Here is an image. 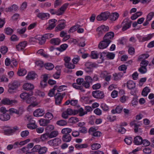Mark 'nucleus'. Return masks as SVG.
<instances>
[{"mask_svg": "<svg viewBox=\"0 0 154 154\" xmlns=\"http://www.w3.org/2000/svg\"><path fill=\"white\" fill-rule=\"evenodd\" d=\"M48 143L51 146H56L61 143V140L58 138H56L48 141Z\"/></svg>", "mask_w": 154, "mask_h": 154, "instance_id": "obj_12", "label": "nucleus"}, {"mask_svg": "<svg viewBox=\"0 0 154 154\" xmlns=\"http://www.w3.org/2000/svg\"><path fill=\"white\" fill-rule=\"evenodd\" d=\"M45 113V112L44 109H38L34 112L33 115L35 116L38 117L42 116Z\"/></svg>", "mask_w": 154, "mask_h": 154, "instance_id": "obj_16", "label": "nucleus"}, {"mask_svg": "<svg viewBox=\"0 0 154 154\" xmlns=\"http://www.w3.org/2000/svg\"><path fill=\"white\" fill-rule=\"evenodd\" d=\"M114 34L113 32H110L107 33L104 35L103 38L105 39V40L109 41L111 43V40L113 39L114 37Z\"/></svg>", "mask_w": 154, "mask_h": 154, "instance_id": "obj_14", "label": "nucleus"}, {"mask_svg": "<svg viewBox=\"0 0 154 154\" xmlns=\"http://www.w3.org/2000/svg\"><path fill=\"white\" fill-rule=\"evenodd\" d=\"M26 73V71L25 69H20L17 72L18 75L20 76H23L25 75Z\"/></svg>", "mask_w": 154, "mask_h": 154, "instance_id": "obj_49", "label": "nucleus"}, {"mask_svg": "<svg viewBox=\"0 0 154 154\" xmlns=\"http://www.w3.org/2000/svg\"><path fill=\"white\" fill-rule=\"evenodd\" d=\"M58 134L57 131H52L49 134V138H52L56 137Z\"/></svg>", "mask_w": 154, "mask_h": 154, "instance_id": "obj_48", "label": "nucleus"}, {"mask_svg": "<svg viewBox=\"0 0 154 154\" xmlns=\"http://www.w3.org/2000/svg\"><path fill=\"white\" fill-rule=\"evenodd\" d=\"M116 130L119 133L122 134L125 133L126 131L124 128L120 126H118L117 127Z\"/></svg>", "mask_w": 154, "mask_h": 154, "instance_id": "obj_44", "label": "nucleus"}, {"mask_svg": "<svg viewBox=\"0 0 154 154\" xmlns=\"http://www.w3.org/2000/svg\"><path fill=\"white\" fill-rule=\"evenodd\" d=\"M56 124L58 125L63 126L66 125L67 124V122L65 120H61L57 121L56 122Z\"/></svg>", "mask_w": 154, "mask_h": 154, "instance_id": "obj_46", "label": "nucleus"}, {"mask_svg": "<svg viewBox=\"0 0 154 154\" xmlns=\"http://www.w3.org/2000/svg\"><path fill=\"white\" fill-rule=\"evenodd\" d=\"M149 92L150 89L148 87H146L143 89L142 92V94L144 96H146Z\"/></svg>", "mask_w": 154, "mask_h": 154, "instance_id": "obj_45", "label": "nucleus"}, {"mask_svg": "<svg viewBox=\"0 0 154 154\" xmlns=\"http://www.w3.org/2000/svg\"><path fill=\"white\" fill-rule=\"evenodd\" d=\"M60 42V40L58 38H52L50 41V42L51 44L55 45H59Z\"/></svg>", "mask_w": 154, "mask_h": 154, "instance_id": "obj_33", "label": "nucleus"}, {"mask_svg": "<svg viewBox=\"0 0 154 154\" xmlns=\"http://www.w3.org/2000/svg\"><path fill=\"white\" fill-rule=\"evenodd\" d=\"M101 145L98 143H94L91 145V148L92 150H97L101 147Z\"/></svg>", "mask_w": 154, "mask_h": 154, "instance_id": "obj_42", "label": "nucleus"}, {"mask_svg": "<svg viewBox=\"0 0 154 154\" xmlns=\"http://www.w3.org/2000/svg\"><path fill=\"white\" fill-rule=\"evenodd\" d=\"M139 71L142 74L146 73L147 71L146 68L140 66V67L138 69Z\"/></svg>", "mask_w": 154, "mask_h": 154, "instance_id": "obj_52", "label": "nucleus"}, {"mask_svg": "<svg viewBox=\"0 0 154 154\" xmlns=\"http://www.w3.org/2000/svg\"><path fill=\"white\" fill-rule=\"evenodd\" d=\"M40 19L44 20L47 19L50 17V14L48 13H39L37 15Z\"/></svg>", "mask_w": 154, "mask_h": 154, "instance_id": "obj_19", "label": "nucleus"}, {"mask_svg": "<svg viewBox=\"0 0 154 154\" xmlns=\"http://www.w3.org/2000/svg\"><path fill=\"white\" fill-rule=\"evenodd\" d=\"M23 88L24 90L29 91L33 89L34 86L33 85L31 84L27 83L23 85Z\"/></svg>", "mask_w": 154, "mask_h": 154, "instance_id": "obj_28", "label": "nucleus"}, {"mask_svg": "<svg viewBox=\"0 0 154 154\" xmlns=\"http://www.w3.org/2000/svg\"><path fill=\"white\" fill-rule=\"evenodd\" d=\"M58 24L55 28L56 31H58L63 29L66 26V21L64 20H61L58 21Z\"/></svg>", "mask_w": 154, "mask_h": 154, "instance_id": "obj_9", "label": "nucleus"}, {"mask_svg": "<svg viewBox=\"0 0 154 154\" xmlns=\"http://www.w3.org/2000/svg\"><path fill=\"white\" fill-rule=\"evenodd\" d=\"M65 95V93H57L56 94L55 96L56 104L59 105L61 103L63 98Z\"/></svg>", "mask_w": 154, "mask_h": 154, "instance_id": "obj_7", "label": "nucleus"}, {"mask_svg": "<svg viewBox=\"0 0 154 154\" xmlns=\"http://www.w3.org/2000/svg\"><path fill=\"white\" fill-rule=\"evenodd\" d=\"M57 87V85L55 86L50 91L49 93H48L49 96L50 97H52L53 96L54 94V91L56 90Z\"/></svg>", "mask_w": 154, "mask_h": 154, "instance_id": "obj_57", "label": "nucleus"}, {"mask_svg": "<svg viewBox=\"0 0 154 154\" xmlns=\"http://www.w3.org/2000/svg\"><path fill=\"white\" fill-rule=\"evenodd\" d=\"M92 95L94 98L98 99H102L105 96L103 92L100 90L93 91Z\"/></svg>", "mask_w": 154, "mask_h": 154, "instance_id": "obj_5", "label": "nucleus"}, {"mask_svg": "<svg viewBox=\"0 0 154 154\" xmlns=\"http://www.w3.org/2000/svg\"><path fill=\"white\" fill-rule=\"evenodd\" d=\"M109 27L107 26L102 25L97 29V31L99 37L101 36L106 32L108 31Z\"/></svg>", "mask_w": 154, "mask_h": 154, "instance_id": "obj_4", "label": "nucleus"}, {"mask_svg": "<svg viewBox=\"0 0 154 154\" xmlns=\"http://www.w3.org/2000/svg\"><path fill=\"white\" fill-rule=\"evenodd\" d=\"M71 129L69 128H66L63 129L61 131V133L64 135L69 134L72 131Z\"/></svg>", "mask_w": 154, "mask_h": 154, "instance_id": "obj_39", "label": "nucleus"}, {"mask_svg": "<svg viewBox=\"0 0 154 154\" xmlns=\"http://www.w3.org/2000/svg\"><path fill=\"white\" fill-rule=\"evenodd\" d=\"M47 148L45 147H41L38 151V153L42 154L45 153L47 151Z\"/></svg>", "mask_w": 154, "mask_h": 154, "instance_id": "obj_51", "label": "nucleus"}, {"mask_svg": "<svg viewBox=\"0 0 154 154\" xmlns=\"http://www.w3.org/2000/svg\"><path fill=\"white\" fill-rule=\"evenodd\" d=\"M71 115H73V110L69 108L62 113L61 116L63 119H66L68 118V116Z\"/></svg>", "mask_w": 154, "mask_h": 154, "instance_id": "obj_11", "label": "nucleus"}, {"mask_svg": "<svg viewBox=\"0 0 154 154\" xmlns=\"http://www.w3.org/2000/svg\"><path fill=\"white\" fill-rule=\"evenodd\" d=\"M16 130V129L14 128L7 127L6 128L4 129V133L5 135H9L14 132Z\"/></svg>", "mask_w": 154, "mask_h": 154, "instance_id": "obj_21", "label": "nucleus"}, {"mask_svg": "<svg viewBox=\"0 0 154 154\" xmlns=\"http://www.w3.org/2000/svg\"><path fill=\"white\" fill-rule=\"evenodd\" d=\"M64 65L66 68L69 69H74L75 67V65L70 63H69L67 64H64Z\"/></svg>", "mask_w": 154, "mask_h": 154, "instance_id": "obj_55", "label": "nucleus"}, {"mask_svg": "<svg viewBox=\"0 0 154 154\" xmlns=\"http://www.w3.org/2000/svg\"><path fill=\"white\" fill-rule=\"evenodd\" d=\"M110 17L112 20L115 21L119 17V14L118 13L115 12L111 15H110Z\"/></svg>", "mask_w": 154, "mask_h": 154, "instance_id": "obj_36", "label": "nucleus"}, {"mask_svg": "<svg viewBox=\"0 0 154 154\" xmlns=\"http://www.w3.org/2000/svg\"><path fill=\"white\" fill-rule=\"evenodd\" d=\"M79 121V119L78 118L75 117H72L69 119V122L70 123L73 124L76 123Z\"/></svg>", "mask_w": 154, "mask_h": 154, "instance_id": "obj_41", "label": "nucleus"}, {"mask_svg": "<svg viewBox=\"0 0 154 154\" xmlns=\"http://www.w3.org/2000/svg\"><path fill=\"white\" fill-rule=\"evenodd\" d=\"M135 86V84L132 81H129L127 83V86L129 89L134 88Z\"/></svg>", "mask_w": 154, "mask_h": 154, "instance_id": "obj_34", "label": "nucleus"}, {"mask_svg": "<svg viewBox=\"0 0 154 154\" xmlns=\"http://www.w3.org/2000/svg\"><path fill=\"white\" fill-rule=\"evenodd\" d=\"M2 103L5 105H14L17 104L18 101L15 99L10 100L9 98H5L1 101Z\"/></svg>", "mask_w": 154, "mask_h": 154, "instance_id": "obj_2", "label": "nucleus"}, {"mask_svg": "<svg viewBox=\"0 0 154 154\" xmlns=\"http://www.w3.org/2000/svg\"><path fill=\"white\" fill-rule=\"evenodd\" d=\"M74 146L75 148L78 150L86 148L88 146V145L87 143H77L75 144Z\"/></svg>", "mask_w": 154, "mask_h": 154, "instance_id": "obj_25", "label": "nucleus"}, {"mask_svg": "<svg viewBox=\"0 0 154 154\" xmlns=\"http://www.w3.org/2000/svg\"><path fill=\"white\" fill-rule=\"evenodd\" d=\"M98 129V128L97 127H91L89 129L88 133L91 135L94 133Z\"/></svg>", "mask_w": 154, "mask_h": 154, "instance_id": "obj_47", "label": "nucleus"}, {"mask_svg": "<svg viewBox=\"0 0 154 154\" xmlns=\"http://www.w3.org/2000/svg\"><path fill=\"white\" fill-rule=\"evenodd\" d=\"M44 66L45 68L48 70H51L54 67V65L52 63H45Z\"/></svg>", "mask_w": 154, "mask_h": 154, "instance_id": "obj_38", "label": "nucleus"}, {"mask_svg": "<svg viewBox=\"0 0 154 154\" xmlns=\"http://www.w3.org/2000/svg\"><path fill=\"white\" fill-rule=\"evenodd\" d=\"M18 8V7L16 5H13L11 6L8 7L7 8V11H16Z\"/></svg>", "mask_w": 154, "mask_h": 154, "instance_id": "obj_40", "label": "nucleus"}, {"mask_svg": "<svg viewBox=\"0 0 154 154\" xmlns=\"http://www.w3.org/2000/svg\"><path fill=\"white\" fill-rule=\"evenodd\" d=\"M27 45V42L26 41H23L20 42L18 45H16V48L18 51H23Z\"/></svg>", "mask_w": 154, "mask_h": 154, "instance_id": "obj_10", "label": "nucleus"}, {"mask_svg": "<svg viewBox=\"0 0 154 154\" xmlns=\"http://www.w3.org/2000/svg\"><path fill=\"white\" fill-rule=\"evenodd\" d=\"M27 3L26 2H25L23 3L21 5L20 7V10L23 11L24 10L27 8Z\"/></svg>", "mask_w": 154, "mask_h": 154, "instance_id": "obj_58", "label": "nucleus"}, {"mask_svg": "<svg viewBox=\"0 0 154 154\" xmlns=\"http://www.w3.org/2000/svg\"><path fill=\"white\" fill-rule=\"evenodd\" d=\"M85 66L86 67L85 69L86 72L88 73L92 72L93 71L92 67L94 66V64L91 62H88L86 63Z\"/></svg>", "mask_w": 154, "mask_h": 154, "instance_id": "obj_17", "label": "nucleus"}, {"mask_svg": "<svg viewBox=\"0 0 154 154\" xmlns=\"http://www.w3.org/2000/svg\"><path fill=\"white\" fill-rule=\"evenodd\" d=\"M37 76V75L34 72H29L26 78L27 80H30L33 79L35 78Z\"/></svg>", "mask_w": 154, "mask_h": 154, "instance_id": "obj_30", "label": "nucleus"}, {"mask_svg": "<svg viewBox=\"0 0 154 154\" xmlns=\"http://www.w3.org/2000/svg\"><path fill=\"white\" fill-rule=\"evenodd\" d=\"M132 138L131 137H126L125 140L124 141L125 143L128 145H130L132 143Z\"/></svg>", "mask_w": 154, "mask_h": 154, "instance_id": "obj_59", "label": "nucleus"}, {"mask_svg": "<svg viewBox=\"0 0 154 154\" xmlns=\"http://www.w3.org/2000/svg\"><path fill=\"white\" fill-rule=\"evenodd\" d=\"M109 74V73L106 71H102L100 74V77L103 78H105Z\"/></svg>", "mask_w": 154, "mask_h": 154, "instance_id": "obj_64", "label": "nucleus"}, {"mask_svg": "<svg viewBox=\"0 0 154 154\" xmlns=\"http://www.w3.org/2000/svg\"><path fill=\"white\" fill-rule=\"evenodd\" d=\"M10 118V116L8 113H4L0 114V120L5 121L9 120Z\"/></svg>", "mask_w": 154, "mask_h": 154, "instance_id": "obj_24", "label": "nucleus"}, {"mask_svg": "<svg viewBox=\"0 0 154 154\" xmlns=\"http://www.w3.org/2000/svg\"><path fill=\"white\" fill-rule=\"evenodd\" d=\"M37 53L38 54H39L41 55L42 56L45 57H48V54L44 53V50L42 49L38 50L37 52Z\"/></svg>", "mask_w": 154, "mask_h": 154, "instance_id": "obj_54", "label": "nucleus"}, {"mask_svg": "<svg viewBox=\"0 0 154 154\" xmlns=\"http://www.w3.org/2000/svg\"><path fill=\"white\" fill-rule=\"evenodd\" d=\"M26 102L28 104L31 103L27 107L28 109L31 106L35 107L38 105V103L36 101V98L34 97H29L28 99L26 100Z\"/></svg>", "mask_w": 154, "mask_h": 154, "instance_id": "obj_3", "label": "nucleus"}, {"mask_svg": "<svg viewBox=\"0 0 154 154\" xmlns=\"http://www.w3.org/2000/svg\"><path fill=\"white\" fill-rule=\"evenodd\" d=\"M57 22V20L55 19H52L49 20L48 26L47 28L48 30H51L56 26L55 23Z\"/></svg>", "mask_w": 154, "mask_h": 154, "instance_id": "obj_20", "label": "nucleus"}, {"mask_svg": "<svg viewBox=\"0 0 154 154\" xmlns=\"http://www.w3.org/2000/svg\"><path fill=\"white\" fill-rule=\"evenodd\" d=\"M32 95L33 93L32 91L29 93L24 92L20 94V97L22 99L26 100L29 97L32 96Z\"/></svg>", "mask_w": 154, "mask_h": 154, "instance_id": "obj_22", "label": "nucleus"}, {"mask_svg": "<svg viewBox=\"0 0 154 154\" xmlns=\"http://www.w3.org/2000/svg\"><path fill=\"white\" fill-rule=\"evenodd\" d=\"M109 41L105 40L103 38V40L101 41L98 44V47L100 49H104L106 48L110 44Z\"/></svg>", "mask_w": 154, "mask_h": 154, "instance_id": "obj_13", "label": "nucleus"}, {"mask_svg": "<svg viewBox=\"0 0 154 154\" xmlns=\"http://www.w3.org/2000/svg\"><path fill=\"white\" fill-rule=\"evenodd\" d=\"M149 62L147 60H142L140 63V66H143L144 67L146 68V66H147L149 63Z\"/></svg>", "mask_w": 154, "mask_h": 154, "instance_id": "obj_61", "label": "nucleus"}, {"mask_svg": "<svg viewBox=\"0 0 154 154\" xmlns=\"http://www.w3.org/2000/svg\"><path fill=\"white\" fill-rule=\"evenodd\" d=\"M5 32L7 35H11L13 33V30L11 28L8 27L5 29Z\"/></svg>", "mask_w": 154, "mask_h": 154, "instance_id": "obj_60", "label": "nucleus"}, {"mask_svg": "<svg viewBox=\"0 0 154 154\" xmlns=\"http://www.w3.org/2000/svg\"><path fill=\"white\" fill-rule=\"evenodd\" d=\"M49 138V136L48 133H45L40 137V138L42 141H45L48 139Z\"/></svg>", "mask_w": 154, "mask_h": 154, "instance_id": "obj_35", "label": "nucleus"}, {"mask_svg": "<svg viewBox=\"0 0 154 154\" xmlns=\"http://www.w3.org/2000/svg\"><path fill=\"white\" fill-rule=\"evenodd\" d=\"M45 117L48 119H49V120L52 119L54 117V116L50 112H47L45 115Z\"/></svg>", "mask_w": 154, "mask_h": 154, "instance_id": "obj_53", "label": "nucleus"}, {"mask_svg": "<svg viewBox=\"0 0 154 154\" xmlns=\"http://www.w3.org/2000/svg\"><path fill=\"white\" fill-rule=\"evenodd\" d=\"M27 120L29 121V124L36 125L35 121L30 116H28L26 117Z\"/></svg>", "mask_w": 154, "mask_h": 154, "instance_id": "obj_63", "label": "nucleus"}, {"mask_svg": "<svg viewBox=\"0 0 154 154\" xmlns=\"http://www.w3.org/2000/svg\"><path fill=\"white\" fill-rule=\"evenodd\" d=\"M123 75V73L122 72H119L118 73H114L113 74V79L115 81L120 80L122 77Z\"/></svg>", "mask_w": 154, "mask_h": 154, "instance_id": "obj_23", "label": "nucleus"}, {"mask_svg": "<svg viewBox=\"0 0 154 154\" xmlns=\"http://www.w3.org/2000/svg\"><path fill=\"white\" fill-rule=\"evenodd\" d=\"M127 68V66L125 65H122L119 67L118 69L119 71H123L124 73H125Z\"/></svg>", "mask_w": 154, "mask_h": 154, "instance_id": "obj_56", "label": "nucleus"}, {"mask_svg": "<svg viewBox=\"0 0 154 154\" xmlns=\"http://www.w3.org/2000/svg\"><path fill=\"white\" fill-rule=\"evenodd\" d=\"M81 26L79 24L75 25L71 27L68 31V32L69 33L73 32L76 31L78 28L80 27Z\"/></svg>", "mask_w": 154, "mask_h": 154, "instance_id": "obj_37", "label": "nucleus"}, {"mask_svg": "<svg viewBox=\"0 0 154 154\" xmlns=\"http://www.w3.org/2000/svg\"><path fill=\"white\" fill-rule=\"evenodd\" d=\"M143 139L140 136H137L134 137V142L135 145H140L142 144Z\"/></svg>", "mask_w": 154, "mask_h": 154, "instance_id": "obj_26", "label": "nucleus"}, {"mask_svg": "<svg viewBox=\"0 0 154 154\" xmlns=\"http://www.w3.org/2000/svg\"><path fill=\"white\" fill-rule=\"evenodd\" d=\"M50 122L49 120H47L44 119H41L39 120L40 125L43 126H46L50 123Z\"/></svg>", "mask_w": 154, "mask_h": 154, "instance_id": "obj_29", "label": "nucleus"}, {"mask_svg": "<svg viewBox=\"0 0 154 154\" xmlns=\"http://www.w3.org/2000/svg\"><path fill=\"white\" fill-rule=\"evenodd\" d=\"M73 112L74 115L79 113V115L80 116H82L87 114V112L84 111L82 108H80L78 110H75L73 111Z\"/></svg>", "mask_w": 154, "mask_h": 154, "instance_id": "obj_18", "label": "nucleus"}, {"mask_svg": "<svg viewBox=\"0 0 154 154\" xmlns=\"http://www.w3.org/2000/svg\"><path fill=\"white\" fill-rule=\"evenodd\" d=\"M123 108V107L121 106H117L115 109H113L111 110V112L113 114L120 113L122 111Z\"/></svg>", "mask_w": 154, "mask_h": 154, "instance_id": "obj_27", "label": "nucleus"}, {"mask_svg": "<svg viewBox=\"0 0 154 154\" xmlns=\"http://www.w3.org/2000/svg\"><path fill=\"white\" fill-rule=\"evenodd\" d=\"M20 85V84L19 82L17 81H14L11 84L9 85L8 92L10 93H12L13 92L12 91L16 89Z\"/></svg>", "mask_w": 154, "mask_h": 154, "instance_id": "obj_8", "label": "nucleus"}, {"mask_svg": "<svg viewBox=\"0 0 154 154\" xmlns=\"http://www.w3.org/2000/svg\"><path fill=\"white\" fill-rule=\"evenodd\" d=\"M69 4L65 3L58 10L56 11L54 9H51L50 12L52 14H56L57 15H60L63 14L66 8H67Z\"/></svg>", "mask_w": 154, "mask_h": 154, "instance_id": "obj_1", "label": "nucleus"}, {"mask_svg": "<svg viewBox=\"0 0 154 154\" xmlns=\"http://www.w3.org/2000/svg\"><path fill=\"white\" fill-rule=\"evenodd\" d=\"M153 34H149L143 37L142 38L141 42H143L150 39L153 37Z\"/></svg>", "mask_w": 154, "mask_h": 154, "instance_id": "obj_43", "label": "nucleus"}, {"mask_svg": "<svg viewBox=\"0 0 154 154\" xmlns=\"http://www.w3.org/2000/svg\"><path fill=\"white\" fill-rule=\"evenodd\" d=\"M35 39L38 41L39 43L41 45L44 43L46 41V39L44 35L37 36L36 37Z\"/></svg>", "mask_w": 154, "mask_h": 154, "instance_id": "obj_31", "label": "nucleus"}, {"mask_svg": "<svg viewBox=\"0 0 154 154\" xmlns=\"http://www.w3.org/2000/svg\"><path fill=\"white\" fill-rule=\"evenodd\" d=\"M110 13L108 11L102 13L97 17V20L99 21L106 20L110 15Z\"/></svg>", "mask_w": 154, "mask_h": 154, "instance_id": "obj_6", "label": "nucleus"}, {"mask_svg": "<svg viewBox=\"0 0 154 154\" xmlns=\"http://www.w3.org/2000/svg\"><path fill=\"white\" fill-rule=\"evenodd\" d=\"M68 47V45L66 44H64L61 45L60 48H59V51L62 52L66 50Z\"/></svg>", "mask_w": 154, "mask_h": 154, "instance_id": "obj_62", "label": "nucleus"}, {"mask_svg": "<svg viewBox=\"0 0 154 154\" xmlns=\"http://www.w3.org/2000/svg\"><path fill=\"white\" fill-rule=\"evenodd\" d=\"M122 30L125 31L129 28L131 26V23L128 21L127 19L124 20L122 23Z\"/></svg>", "mask_w": 154, "mask_h": 154, "instance_id": "obj_15", "label": "nucleus"}, {"mask_svg": "<svg viewBox=\"0 0 154 154\" xmlns=\"http://www.w3.org/2000/svg\"><path fill=\"white\" fill-rule=\"evenodd\" d=\"M131 125H134L135 128L134 129V132L137 133L138 132V127L140 126L139 125H137L135 123L134 121L133 122L131 123Z\"/></svg>", "mask_w": 154, "mask_h": 154, "instance_id": "obj_50", "label": "nucleus"}, {"mask_svg": "<svg viewBox=\"0 0 154 154\" xmlns=\"http://www.w3.org/2000/svg\"><path fill=\"white\" fill-rule=\"evenodd\" d=\"M71 139L72 137L70 134L63 135L62 137L63 140L66 142H70Z\"/></svg>", "mask_w": 154, "mask_h": 154, "instance_id": "obj_32", "label": "nucleus"}]
</instances>
